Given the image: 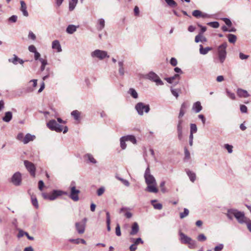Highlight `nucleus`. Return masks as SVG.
Returning <instances> with one entry per match:
<instances>
[{
    "mask_svg": "<svg viewBox=\"0 0 251 251\" xmlns=\"http://www.w3.org/2000/svg\"><path fill=\"white\" fill-rule=\"evenodd\" d=\"M144 177L147 184L145 190L149 192L156 193L158 190L156 187L157 183L155 178L150 174V170L148 167L145 172Z\"/></svg>",
    "mask_w": 251,
    "mask_h": 251,
    "instance_id": "nucleus-1",
    "label": "nucleus"
},
{
    "mask_svg": "<svg viewBox=\"0 0 251 251\" xmlns=\"http://www.w3.org/2000/svg\"><path fill=\"white\" fill-rule=\"evenodd\" d=\"M63 195H67V193L62 190H54L50 193H43V197L45 199L49 200L50 201H54L59 196Z\"/></svg>",
    "mask_w": 251,
    "mask_h": 251,
    "instance_id": "nucleus-2",
    "label": "nucleus"
},
{
    "mask_svg": "<svg viewBox=\"0 0 251 251\" xmlns=\"http://www.w3.org/2000/svg\"><path fill=\"white\" fill-rule=\"evenodd\" d=\"M227 46V43L225 42L219 46L218 48V57L221 63H223L226 59V49Z\"/></svg>",
    "mask_w": 251,
    "mask_h": 251,
    "instance_id": "nucleus-3",
    "label": "nucleus"
},
{
    "mask_svg": "<svg viewBox=\"0 0 251 251\" xmlns=\"http://www.w3.org/2000/svg\"><path fill=\"white\" fill-rule=\"evenodd\" d=\"M91 56L93 58H97L100 60L109 57V55L106 51L99 49L95 50L91 52Z\"/></svg>",
    "mask_w": 251,
    "mask_h": 251,
    "instance_id": "nucleus-4",
    "label": "nucleus"
},
{
    "mask_svg": "<svg viewBox=\"0 0 251 251\" xmlns=\"http://www.w3.org/2000/svg\"><path fill=\"white\" fill-rule=\"evenodd\" d=\"M144 78L155 82L156 85H163L164 84L163 82L159 76L153 72H150L145 75Z\"/></svg>",
    "mask_w": 251,
    "mask_h": 251,
    "instance_id": "nucleus-5",
    "label": "nucleus"
},
{
    "mask_svg": "<svg viewBox=\"0 0 251 251\" xmlns=\"http://www.w3.org/2000/svg\"><path fill=\"white\" fill-rule=\"evenodd\" d=\"M135 108L138 114L140 116L143 115L144 111L146 113H148L150 110V106L149 104H145L141 102L137 103L135 105Z\"/></svg>",
    "mask_w": 251,
    "mask_h": 251,
    "instance_id": "nucleus-6",
    "label": "nucleus"
},
{
    "mask_svg": "<svg viewBox=\"0 0 251 251\" xmlns=\"http://www.w3.org/2000/svg\"><path fill=\"white\" fill-rule=\"evenodd\" d=\"M47 126L51 130L60 132L63 130V126L57 123L55 120H50L47 123Z\"/></svg>",
    "mask_w": 251,
    "mask_h": 251,
    "instance_id": "nucleus-7",
    "label": "nucleus"
},
{
    "mask_svg": "<svg viewBox=\"0 0 251 251\" xmlns=\"http://www.w3.org/2000/svg\"><path fill=\"white\" fill-rule=\"evenodd\" d=\"M71 192L69 195V197L74 201H77L79 200L78 194L80 193V191L79 190L76 189L75 185L72 186V184H71V187L70 189Z\"/></svg>",
    "mask_w": 251,
    "mask_h": 251,
    "instance_id": "nucleus-8",
    "label": "nucleus"
},
{
    "mask_svg": "<svg viewBox=\"0 0 251 251\" xmlns=\"http://www.w3.org/2000/svg\"><path fill=\"white\" fill-rule=\"evenodd\" d=\"M11 182L15 186H19L22 183V175L17 172L13 174L11 178Z\"/></svg>",
    "mask_w": 251,
    "mask_h": 251,
    "instance_id": "nucleus-9",
    "label": "nucleus"
},
{
    "mask_svg": "<svg viewBox=\"0 0 251 251\" xmlns=\"http://www.w3.org/2000/svg\"><path fill=\"white\" fill-rule=\"evenodd\" d=\"M24 164L26 169L30 173V175L33 176H35V167L34 165L32 163L27 160H25L24 161Z\"/></svg>",
    "mask_w": 251,
    "mask_h": 251,
    "instance_id": "nucleus-10",
    "label": "nucleus"
},
{
    "mask_svg": "<svg viewBox=\"0 0 251 251\" xmlns=\"http://www.w3.org/2000/svg\"><path fill=\"white\" fill-rule=\"evenodd\" d=\"M184 121L182 119L178 120L177 125V132L178 138L179 140H181L182 138V130L183 127Z\"/></svg>",
    "mask_w": 251,
    "mask_h": 251,
    "instance_id": "nucleus-11",
    "label": "nucleus"
},
{
    "mask_svg": "<svg viewBox=\"0 0 251 251\" xmlns=\"http://www.w3.org/2000/svg\"><path fill=\"white\" fill-rule=\"evenodd\" d=\"M180 78V75L178 74H175L173 76L166 78L165 80L169 83L173 84L174 85H176L178 83Z\"/></svg>",
    "mask_w": 251,
    "mask_h": 251,
    "instance_id": "nucleus-12",
    "label": "nucleus"
},
{
    "mask_svg": "<svg viewBox=\"0 0 251 251\" xmlns=\"http://www.w3.org/2000/svg\"><path fill=\"white\" fill-rule=\"evenodd\" d=\"M235 218L237 219V221L240 224H244V223L246 222V220L248 219L245 217L244 212L239 211H238Z\"/></svg>",
    "mask_w": 251,
    "mask_h": 251,
    "instance_id": "nucleus-13",
    "label": "nucleus"
},
{
    "mask_svg": "<svg viewBox=\"0 0 251 251\" xmlns=\"http://www.w3.org/2000/svg\"><path fill=\"white\" fill-rule=\"evenodd\" d=\"M75 229L78 234H82L84 233L86 226L84 224L76 222L75 224Z\"/></svg>",
    "mask_w": 251,
    "mask_h": 251,
    "instance_id": "nucleus-14",
    "label": "nucleus"
},
{
    "mask_svg": "<svg viewBox=\"0 0 251 251\" xmlns=\"http://www.w3.org/2000/svg\"><path fill=\"white\" fill-rule=\"evenodd\" d=\"M21 7L20 8V11L22 12L23 16L25 17H28L29 14L27 10V6L25 2L23 0L20 1Z\"/></svg>",
    "mask_w": 251,
    "mask_h": 251,
    "instance_id": "nucleus-15",
    "label": "nucleus"
},
{
    "mask_svg": "<svg viewBox=\"0 0 251 251\" xmlns=\"http://www.w3.org/2000/svg\"><path fill=\"white\" fill-rule=\"evenodd\" d=\"M192 15L196 17V18H200V17H202V18H209V15L206 13H203L202 12H201L200 10H195L193 11L192 12Z\"/></svg>",
    "mask_w": 251,
    "mask_h": 251,
    "instance_id": "nucleus-16",
    "label": "nucleus"
},
{
    "mask_svg": "<svg viewBox=\"0 0 251 251\" xmlns=\"http://www.w3.org/2000/svg\"><path fill=\"white\" fill-rule=\"evenodd\" d=\"M179 234L180 236V240L182 243L187 244L191 241V238L183 233L180 232Z\"/></svg>",
    "mask_w": 251,
    "mask_h": 251,
    "instance_id": "nucleus-17",
    "label": "nucleus"
},
{
    "mask_svg": "<svg viewBox=\"0 0 251 251\" xmlns=\"http://www.w3.org/2000/svg\"><path fill=\"white\" fill-rule=\"evenodd\" d=\"M238 210L235 209H229L227 210L226 216L230 220H232L233 217H235Z\"/></svg>",
    "mask_w": 251,
    "mask_h": 251,
    "instance_id": "nucleus-18",
    "label": "nucleus"
},
{
    "mask_svg": "<svg viewBox=\"0 0 251 251\" xmlns=\"http://www.w3.org/2000/svg\"><path fill=\"white\" fill-rule=\"evenodd\" d=\"M8 61L9 62H11L14 65H17L18 63L23 64L24 62V61L22 59L19 58L16 55H13V58L8 59Z\"/></svg>",
    "mask_w": 251,
    "mask_h": 251,
    "instance_id": "nucleus-19",
    "label": "nucleus"
},
{
    "mask_svg": "<svg viewBox=\"0 0 251 251\" xmlns=\"http://www.w3.org/2000/svg\"><path fill=\"white\" fill-rule=\"evenodd\" d=\"M35 139V136L27 133L25 135L24 138L22 140V142L24 144H26L30 141H32Z\"/></svg>",
    "mask_w": 251,
    "mask_h": 251,
    "instance_id": "nucleus-20",
    "label": "nucleus"
},
{
    "mask_svg": "<svg viewBox=\"0 0 251 251\" xmlns=\"http://www.w3.org/2000/svg\"><path fill=\"white\" fill-rule=\"evenodd\" d=\"M51 47L52 49L56 50L58 52L62 51L61 47L58 40H54L52 42Z\"/></svg>",
    "mask_w": 251,
    "mask_h": 251,
    "instance_id": "nucleus-21",
    "label": "nucleus"
},
{
    "mask_svg": "<svg viewBox=\"0 0 251 251\" xmlns=\"http://www.w3.org/2000/svg\"><path fill=\"white\" fill-rule=\"evenodd\" d=\"M237 95L241 98H248L250 96V95L247 91L241 88H238L237 89Z\"/></svg>",
    "mask_w": 251,
    "mask_h": 251,
    "instance_id": "nucleus-22",
    "label": "nucleus"
},
{
    "mask_svg": "<svg viewBox=\"0 0 251 251\" xmlns=\"http://www.w3.org/2000/svg\"><path fill=\"white\" fill-rule=\"evenodd\" d=\"M139 230V227L138 224L136 222H134L131 226V230L130 232V235H136Z\"/></svg>",
    "mask_w": 251,
    "mask_h": 251,
    "instance_id": "nucleus-23",
    "label": "nucleus"
},
{
    "mask_svg": "<svg viewBox=\"0 0 251 251\" xmlns=\"http://www.w3.org/2000/svg\"><path fill=\"white\" fill-rule=\"evenodd\" d=\"M202 107L200 101L195 102L192 106V110L196 113H199L202 110Z\"/></svg>",
    "mask_w": 251,
    "mask_h": 251,
    "instance_id": "nucleus-24",
    "label": "nucleus"
},
{
    "mask_svg": "<svg viewBox=\"0 0 251 251\" xmlns=\"http://www.w3.org/2000/svg\"><path fill=\"white\" fill-rule=\"evenodd\" d=\"M12 118V113L10 111L6 112L2 117V120L6 123H9Z\"/></svg>",
    "mask_w": 251,
    "mask_h": 251,
    "instance_id": "nucleus-25",
    "label": "nucleus"
},
{
    "mask_svg": "<svg viewBox=\"0 0 251 251\" xmlns=\"http://www.w3.org/2000/svg\"><path fill=\"white\" fill-rule=\"evenodd\" d=\"M212 48L211 47H206L203 48L202 45H200V53L201 54L205 55L209 51L211 50Z\"/></svg>",
    "mask_w": 251,
    "mask_h": 251,
    "instance_id": "nucleus-26",
    "label": "nucleus"
},
{
    "mask_svg": "<svg viewBox=\"0 0 251 251\" xmlns=\"http://www.w3.org/2000/svg\"><path fill=\"white\" fill-rule=\"evenodd\" d=\"M77 27L73 25H70L66 28V32L69 34H73L76 30Z\"/></svg>",
    "mask_w": 251,
    "mask_h": 251,
    "instance_id": "nucleus-27",
    "label": "nucleus"
},
{
    "mask_svg": "<svg viewBox=\"0 0 251 251\" xmlns=\"http://www.w3.org/2000/svg\"><path fill=\"white\" fill-rule=\"evenodd\" d=\"M130 241L133 243V245L138 246L139 244H143L144 243V241L141 238H131L130 239Z\"/></svg>",
    "mask_w": 251,
    "mask_h": 251,
    "instance_id": "nucleus-28",
    "label": "nucleus"
},
{
    "mask_svg": "<svg viewBox=\"0 0 251 251\" xmlns=\"http://www.w3.org/2000/svg\"><path fill=\"white\" fill-rule=\"evenodd\" d=\"M105 26V21L103 19H100L98 21L97 29L101 30Z\"/></svg>",
    "mask_w": 251,
    "mask_h": 251,
    "instance_id": "nucleus-29",
    "label": "nucleus"
},
{
    "mask_svg": "<svg viewBox=\"0 0 251 251\" xmlns=\"http://www.w3.org/2000/svg\"><path fill=\"white\" fill-rule=\"evenodd\" d=\"M78 2V0H70L69 1V10L72 11L75 8L77 3Z\"/></svg>",
    "mask_w": 251,
    "mask_h": 251,
    "instance_id": "nucleus-30",
    "label": "nucleus"
},
{
    "mask_svg": "<svg viewBox=\"0 0 251 251\" xmlns=\"http://www.w3.org/2000/svg\"><path fill=\"white\" fill-rule=\"evenodd\" d=\"M171 92L172 95L177 99L179 96V94L181 93L180 89H174L172 87H171Z\"/></svg>",
    "mask_w": 251,
    "mask_h": 251,
    "instance_id": "nucleus-31",
    "label": "nucleus"
},
{
    "mask_svg": "<svg viewBox=\"0 0 251 251\" xmlns=\"http://www.w3.org/2000/svg\"><path fill=\"white\" fill-rule=\"evenodd\" d=\"M125 137V139H126V141H130L131 143H132L134 144H136V139L134 136L133 135H127L125 136H123Z\"/></svg>",
    "mask_w": 251,
    "mask_h": 251,
    "instance_id": "nucleus-32",
    "label": "nucleus"
},
{
    "mask_svg": "<svg viewBox=\"0 0 251 251\" xmlns=\"http://www.w3.org/2000/svg\"><path fill=\"white\" fill-rule=\"evenodd\" d=\"M31 82H33V88H31V87L27 88V89L26 90V91L27 92L29 93V92H33L34 91V88L36 87L37 86V79H32L29 81V83Z\"/></svg>",
    "mask_w": 251,
    "mask_h": 251,
    "instance_id": "nucleus-33",
    "label": "nucleus"
},
{
    "mask_svg": "<svg viewBox=\"0 0 251 251\" xmlns=\"http://www.w3.org/2000/svg\"><path fill=\"white\" fill-rule=\"evenodd\" d=\"M128 93L134 99H137L138 97L137 92L133 88H130L128 91Z\"/></svg>",
    "mask_w": 251,
    "mask_h": 251,
    "instance_id": "nucleus-34",
    "label": "nucleus"
},
{
    "mask_svg": "<svg viewBox=\"0 0 251 251\" xmlns=\"http://www.w3.org/2000/svg\"><path fill=\"white\" fill-rule=\"evenodd\" d=\"M186 173H187V174L190 180L192 182H194L195 181V180H196V174L194 173H193L190 171H187L186 172Z\"/></svg>",
    "mask_w": 251,
    "mask_h": 251,
    "instance_id": "nucleus-35",
    "label": "nucleus"
},
{
    "mask_svg": "<svg viewBox=\"0 0 251 251\" xmlns=\"http://www.w3.org/2000/svg\"><path fill=\"white\" fill-rule=\"evenodd\" d=\"M31 202H32V205L36 208H37V209L38 208V207H39L38 202V201H37V200L36 197L34 195H31Z\"/></svg>",
    "mask_w": 251,
    "mask_h": 251,
    "instance_id": "nucleus-36",
    "label": "nucleus"
},
{
    "mask_svg": "<svg viewBox=\"0 0 251 251\" xmlns=\"http://www.w3.org/2000/svg\"><path fill=\"white\" fill-rule=\"evenodd\" d=\"M156 201V200H151V203L153 205V207L155 209L160 210L162 208V205L161 203H154Z\"/></svg>",
    "mask_w": 251,
    "mask_h": 251,
    "instance_id": "nucleus-37",
    "label": "nucleus"
},
{
    "mask_svg": "<svg viewBox=\"0 0 251 251\" xmlns=\"http://www.w3.org/2000/svg\"><path fill=\"white\" fill-rule=\"evenodd\" d=\"M80 114V112L76 110H74L71 112V115L75 120H78L79 119Z\"/></svg>",
    "mask_w": 251,
    "mask_h": 251,
    "instance_id": "nucleus-38",
    "label": "nucleus"
},
{
    "mask_svg": "<svg viewBox=\"0 0 251 251\" xmlns=\"http://www.w3.org/2000/svg\"><path fill=\"white\" fill-rule=\"evenodd\" d=\"M85 158L87 159L90 162L95 164L97 163L96 160L93 156L90 154H87L85 155Z\"/></svg>",
    "mask_w": 251,
    "mask_h": 251,
    "instance_id": "nucleus-39",
    "label": "nucleus"
},
{
    "mask_svg": "<svg viewBox=\"0 0 251 251\" xmlns=\"http://www.w3.org/2000/svg\"><path fill=\"white\" fill-rule=\"evenodd\" d=\"M227 37L228 41L231 43H234L237 40L236 36L234 34H229Z\"/></svg>",
    "mask_w": 251,
    "mask_h": 251,
    "instance_id": "nucleus-40",
    "label": "nucleus"
},
{
    "mask_svg": "<svg viewBox=\"0 0 251 251\" xmlns=\"http://www.w3.org/2000/svg\"><path fill=\"white\" fill-rule=\"evenodd\" d=\"M126 140L123 136L120 138V146L123 150L126 149Z\"/></svg>",
    "mask_w": 251,
    "mask_h": 251,
    "instance_id": "nucleus-41",
    "label": "nucleus"
},
{
    "mask_svg": "<svg viewBox=\"0 0 251 251\" xmlns=\"http://www.w3.org/2000/svg\"><path fill=\"white\" fill-rule=\"evenodd\" d=\"M226 95L231 100H234L236 98L234 93L230 92L228 89L226 90Z\"/></svg>",
    "mask_w": 251,
    "mask_h": 251,
    "instance_id": "nucleus-42",
    "label": "nucleus"
},
{
    "mask_svg": "<svg viewBox=\"0 0 251 251\" xmlns=\"http://www.w3.org/2000/svg\"><path fill=\"white\" fill-rule=\"evenodd\" d=\"M189 213V211L187 208H185L184 209L183 212H181L180 213V219H183L185 217H187Z\"/></svg>",
    "mask_w": 251,
    "mask_h": 251,
    "instance_id": "nucleus-43",
    "label": "nucleus"
},
{
    "mask_svg": "<svg viewBox=\"0 0 251 251\" xmlns=\"http://www.w3.org/2000/svg\"><path fill=\"white\" fill-rule=\"evenodd\" d=\"M197 131V127L196 124H191L190 125V134H193Z\"/></svg>",
    "mask_w": 251,
    "mask_h": 251,
    "instance_id": "nucleus-44",
    "label": "nucleus"
},
{
    "mask_svg": "<svg viewBox=\"0 0 251 251\" xmlns=\"http://www.w3.org/2000/svg\"><path fill=\"white\" fill-rule=\"evenodd\" d=\"M116 178L119 180L120 181H121L125 186L128 187L129 186V182H128V180H126V179H125L124 178H122L119 176H116Z\"/></svg>",
    "mask_w": 251,
    "mask_h": 251,
    "instance_id": "nucleus-45",
    "label": "nucleus"
},
{
    "mask_svg": "<svg viewBox=\"0 0 251 251\" xmlns=\"http://www.w3.org/2000/svg\"><path fill=\"white\" fill-rule=\"evenodd\" d=\"M167 4L172 7H176L177 5L176 2L174 0H165Z\"/></svg>",
    "mask_w": 251,
    "mask_h": 251,
    "instance_id": "nucleus-46",
    "label": "nucleus"
},
{
    "mask_svg": "<svg viewBox=\"0 0 251 251\" xmlns=\"http://www.w3.org/2000/svg\"><path fill=\"white\" fill-rule=\"evenodd\" d=\"M187 244L188 245V247L190 249H194L196 247V242L195 241L191 239V241L188 243Z\"/></svg>",
    "mask_w": 251,
    "mask_h": 251,
    "instance_id": "nucleus-47",
    "label": "nucleus"
},
{
    "mask_svg": "<svg viewBox=\"0 0 251 251\" xmlns=\"http://www.w3.org/2000/svg\"><path fill=\"white\" fill-rule=\"evenodd\" d=\"M197 239L200 242H203L206 240V237L203 234H200L198 235Z\"/></svg>",
    "mask_w": 251,
    "mask_h": 251,
    "instance_id": "nucleus-48",
    "label": "nucleus"
},
{
    "mask_svg": "<svg viewBox=\"0 0 251 251\" xmlns=\"http://www.w3.org/2000/svg\"><path fill=\"white\" fill-rule=\"evenodd\" d=\"M208 25L213 28H218L219 26V23L218 22H212L208 23Z\"/></svg>",
    "mask_w": 251,
    "mask_h": 251,
    "instance_id": "nucleus-49",
    "label": "nucleus"
},
{
    "mask_svg": "<svg viewBox=\"0 0 251 251\" xmlns=\"http://www.w3.org/2000/svg\"><path fill=\"white\" fill-rule=\"evenodd\" d=\"M104 188L103 187H101L97 190V194L98 196H100L104 193Z\"/></svg>",
    "mask_w": 251,
    "mask_h": 251,
    "instance_id": "nucleus-50",
    "label": "nucleus"
},
{
    "mask_svg": "<svg viewBox=\"0 0 251 251\" xmlns=\"http://www.w3.org/2000/svg\"><path fill=\"white\" fill-rule=\"evenodd\" d=\"M115 233H116V235L118 236H120L121 235L120 226L118 224H117V226L116 227Z\"/></svg>",
    "mask_w": 251,
    "mask_h": 251,
    "instance_id": "nucleus-51",
    "label": "nucleus"
},
{
    "mask_svg": "<svg viewBox=\"0 0 251 251\" xmlns=\"http://www.w3.org/2000/svg\"><path fill=\"white\" fill-rule=\"evenodd\" d=\"M225 148L227 150L228 153H231L232 152L233 146L228 144L225 145Z\"/></svg>",
    "mask_w": 251,
    "mask_h": 251,
    "instance_id": "nucleus-52",
    "label": "nucleus"
},
{
    "mask_svg": "<svg viewBox=\"0 0 251 251\" xmlns=\"http://www.w3.org/2000/svg\"><path fill=\"white\" fill-rule=\"evenodd\" d=\"M239 58L241 60H246L249 57V55L244 54L242 52L239 53Z\"/></svg>",
    "mask_w": 251,
    "mask_h": 251,
    "instance_id": "nucleus-53",
    "label": "nucleus"
},
{
    "mask_svg": "<svg viewBox=\"0 0 251 251\" xmlns=\"http://www.w3.org/2000/svg\"><path fill=\"white\" fill-rule=\"evenodd\" d=\"M244 224H246L249 230L251 232V220L248 218Z\"/></svg>",
    "mask_w": 251,
    "mask_h": 251,
    "instance_id": "nucleus-54",
    "label": "nucleus"
},
{
    "mask_svg": "<svg viewBox=\"0 0 251 251\" xmlns=\"http://www.w3.org/2000/svg\"><path fill=\"white\" fill-rule=\"evenodd\" d=\"M165 182L164 181H162L160 184V187L161 188V191L163 193H165L166 192V189L165 187Z\"/></svg>",
    "mask_w": 251,
    "mask_h": 251,
    "instance_id": "nucleus-55",
    "label": "nucleus"
},
{
    "mask_svg": "<svg viewBox=\"0 0 251 251\" xmlns=\"http://www.w3.org/2000/svg\"><path fill=\"white\" fill-rule=\"evenodd\" d=\"M18 17L16 15H13L8 19V21L12 23H15L17 21Z\"/></svg>",
    "mask_w": 251,
    "mask_h": 251,
    "instance_id": "nucleus-56",
    "label": "nucleus"
},
{
    "mask_svg": "<svg viewBox=\"0 0 251 251\" xmlns=\"http://www.w3.org/2000/svg\"><path fill=\"white\" fill-rule=\"evenodd\" d=\"M224 245L222 244H219L218 246H216L214 250V251H221V250L223 249Z\"/></svg>",
    "mask_w": 251,
    "mask_h": 251,
    "instance_id": "nucleus-57",
    "label": "nucleus"
},
{
    "mask_svg": "<svg viewBox=\"0 0 251 251\" xmlns=\"http://www.w3.org/2000/svg\"><path fill=\"white\" fill-rule=\"evenodd\" d=\"M223 20L224 21L225 24L227 26H231L232 23H231V22L230 21V20L229 19L225 18L223 19Z\"/></svg>",
    "mask_w": 251,
    "mask_h": 251,
    "instance_id": "nucleus-58",
    "label": "nucleus"
},
{
    "mask_svg": "<svg viewBox=\"0 0 251 251\" xmlns=\"http://www.w3.org/2000/svg\"><path fill=\"white\" fill-rule=\"evenodd\" d=\"M202 38V35L200 33L195 37V41L196 43H198L200 41H202L201 38Z\"/></svg>",
    "mask_w": 251,
    "mask_h": 251,
    "instance_id": "nucleus-59",
    "label": "nucleus"
},
{
    "mask_svg": "<svg viewBox=\"0 0 251 251\" xmlns=\"http://www.w3.org/2000/svg\"><path fill=\"white\" fill-rule=\"evenodd\" d=\"M171 64L173 66H176L177 64V60L174 57H172L170 60Z\"/></svg>",
    "mask_w": 251,
    "mask_h": 251,
    "instance_id": "nucleus-60",
    "label": "nucleus"
},
{
    "mask_svg": "<svg viewBox=\"0 0 251 251\" xmlns=\"http://www.w3.org/2000/svg\"><path fill=\"white\" fill-rule=\"evenodd\" d=\"M28 50L30 52H35L37 51L34 45H30L28 47Z\"/></svg>",
    "mask_w": 251,
    "mask_h": 251,
    "instance_id": "nucleus-61",
    "label": "nucleus"
},
{
    "mask_svg": "<svg viewBox=\"0 0 251 251\" xmlns=\"http://www.w3.org/2000/svg\"><path fill=\"white\" fill-rule=\"evenodd\" d=\"M240 110L242 113L247 112V107L243 104L240 105Z\"/></svg>",
    "mask_w": 251,
    "mask_h": 251,
    "instance_id": "nucleus-62",
    "label": "nucleus"
},
{
    "mask_svg": "<svg viewBox=\"0 0 251 251\" xmlns=\"http://www.w3.org/2000/svg\"><path fill=\"white\" fill-rule=\"evenodd\" d=\"M134 15L136 16H138L139 15V7L137 6H135L134 8Z\"/></svg>",
    "mask_w": 251,
    "mask_h": 251,
    "instance_id": "nucleus-63",
    "label": "nucleus"
},
{
    "mask_svg": "<svg viewBox=\"0 0 251 251\" xmlns=\"http://www.w3.org/2000/svg\"><path fill=\"white\" fill-rule=\"evenodd\" d=\"M28 37L29 38H30L33 40H35L36 39V35L32 31H30L29 32Z\"/></svg>",
    "mask_w": 251,
    "mask_h": 251,
    "instance_id": "nucleus-64",
    "label": "nucleus"
}]
</instances>
